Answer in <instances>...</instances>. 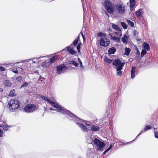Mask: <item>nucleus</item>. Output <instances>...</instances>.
I'll use <instances>...</instances> for the list:
<instances>
[{
  "label": "nucleus",
  "instance_id": "obj_35",
  "mask_svg": "<svg viewBox=\"0 0 158 158\" xmlns=\"http://www.w3.org/2000/svg\"><path fill=\"white\" fill-rule=\"evenodd\" d=\"M22 80V78L21 76H19L17 77L16 80L19 81H20Z\"/></svg>",
  "mask_w": 158,
  "mask_h": 158
},
{
  "label": "nucleus",
  "instance_id": "obj_39",
  "mask_svg": "<svg viewBox=\"0 0 158 158\" xmlns=\"http://www.w3.org/2000/svg\"><path fill=\"white\" fill-rule=\"evenodd\" d=\"M122 72L120 71H118L117 73V75L118 76H121L122 75Z\"/></svg>",
  "mask_w": 158,
  "mask_h": 158
},
{
  "label": "nucleus",
  "instance_id": "obj_42",
  "mask_svg": "<svg viewBox=\"0 0 158 158\" xmlns=\"http://www.w3.org/2000/svg\"><path fill=\"white\" fill-rule=\"evenodd\" d=\"M155 136L156 138H158V132H156L155 133Z\"/></svg>",
  "mask_w": 158,
  "mask_h": 158
},
{
  "label": "nucleus",
  "instance_id": "obj_31",
  "mask_svg": "<svg viewBox=\"0 0 158 158\" xmlns=\"http://www.w3.org/2000/svg\"><path fill=\"white\" fill-rule=\"evenodd\" d=\"M98 37L106 36V34L104 33L99 32L98 33Z\"/></svg>",
  "mask_w": 158,
  "mask_h": 158
},
{
  "label": "nucleus",
  "instance_id": "obj_41",
  "mask_svg": "<svg viewBox=\"0 0 158 158\" xmlns=\"http://www.w3.org/2000/svg\"><path fill=\"white\" fill-rule=\"evenodd\" d=\"M77 48L78 52H80V44H78L77 47Z\"/></svg>",
  "mask_w": 158,
  "mask_h": 158
},
{
  "label": "nucleus",
  "instance_id": "obj_33",
  "mask_svg": "<svg viewBox=\"0 0 158 158\" xmlns=\"http://www.w3.org/2000/svg\"><path fill=\"white\" fill-rule=\"evenodd\" d=\"M147 53L146 50H142L141 52V57H143V56Z\"/></svg>",
  "mask_w": 158,
  "mask_h": 158
},
{
  "label": "nucleus",
  "instance_id": "obj_19",
  "mask_svg": "<svg viewBox=\"0 0 158 158\" xmlns=\"http://www.w3.org/2000/svg\"><path fill=\"white\" fill-rule=\"evenodd\" d=\"M143 46L145 50L147 51L150 50V47L148 44L144 42L143 44Z\"/></svg>",
  "mask_w": 158,
  "mask_h": 158
},
{
  "label": "nucleus",
  "instance_id": "obj_2",
  "mask_svg": "<svg viewBox=\"0 0 158 158\" xmlns=\"http://www.w3.org/2000/svg\"><path fill=\"white\" fill-rule=\"evenodd\" d=\"M41 98L44 100L46 101L48 103L50 104L52 106L56 108L55 110L57 112H60L62 113H64L65 114H67L69 116L70 115H73V114L71 113L69 110L65 109L63 107L61 106H60L59 105L56 103L54 102H52L47 97L43 96Z\"/></svg>",
  "mask_w": 158,
  "mask_h": 158
},
{
  "label": "nucleus",
  "instance_id": "obj_38",
  "mask_svg": "<svg viewBox=\"0 0 158 158\" xmlns=\"http://www.w3.org/2000/svg\"><path fill=\"white\" fill-rule=\"evenodd\" d=\"M28 83L27 82H25V83L23 84L21 86V87H25L27 86L28 85Z\"/></svg>",
  "mask_w": 158,
  "mask_h": 158
},
{
  "label": "nucleus",
  "instance_id": "obj_50",
  "mask_svg": "<svg viewBox=\"0 0 158 158\" xmlns=\"http://www.w3.org/2000/svg\"><path fill=\"white\" fill-rule=\"evenodd\" d=\"M66 48L69 51V50L70 49H70V47H66Z\"/></svg>",
  "mask_w": 158,
  "mask_h": 158
},
{
  "label": "nucleus",
  "instance_id": "obj_34",
  "mask_svg": "<svg viewBox=\"0 0 158 158\" xmlns=\"http://www.w3.org/2000/svg\"><path fill=\"white\" fill-rule=\"evenodd\" d=\"M69 52L72 55H74L76 54V52L72 49H70L69 50Z\"/></svg>",
  "mask_w": 158,
  "mask_h": 158
},
{
  "label": "nucleus",
  "instance_id": "obj_14",
  "mask_svg": "<svg viewBox=\"0 0 158 158\" xmlns=\"http://www.w3.org/2000/svg\"><path fill=\"white\" fill-rule=\"evenodd\" d=\"M116 51V49L114 47L109 48L108 50V53L110 54H114Z\"/></svg>",
  "mask_w": 158,
  "mask_h": 158
},
{
  "label": "nucleus",
  "instance_id": "obj_27",
  "mask_svg": "<svg viewBox=\"0 0 158 158\" xmlns=\"http://www.w3.org/2000/svg\"><path fill=\"white\" fill-rule=\"evenodd\" d=\"M121 26L123 27L124 29H126L127 27V24L124 22H121Z\"/></svg>",
  "mask_w": 158,
  "mask_h": 158
},
{
  "label": "nucleus",
  "instance_id": "obj_15",
  "mask_svg": "<svg viewBox=\"0 0 158 158\" xmlns=\"http://www.w3.org/2000/svg\"><path fill=\"white\" fill-rule=\"evenodd\" d=\"M111 39L112 40L116 42H119L120 40V37L119 36H118L117 37L113 36L112 35H110Z\"/></svg>",
  "mask_w": 158,
  "mask_h": 158
},
{
  "label": "nucleus",
  "instance_id": "obj_49",
  "mask_svg": "<svg viewBox=\"0 0 158 158\" xmlns=\"http://www.w3.org/2000/svg\"><path fill=\"white\" fill-rule=\"evenodd\" d=\"M136 54H137V55H138V56H139L140 55V52H139V51L138 50L136 52Z\"/></svg>",
  "mask_w": 158,
  "mask_h": 158
},
{
  "label": "nucleus",
  "instance_id": "obj_36",
  "mask_svg": "<svg viewBox=\"0 0 158 158\" xmlns=\"http://www.w3.org/2000/svg\"><path fill=\"white\" fill-rule=\"evenodd\" d=\"M78 61H79L80 64V67L82 68L83 69H84L83 66L82 65V62L81 60L80 59V58H78Z\"/></svg>",
  "mask_w": 158,
  "mask_h": 158
},
{
  "label": "nucleus",
  "instance_id": "obj_56",
  "mask_svg": "<svg viewBox=\"0 0 158 158\" xmlns=\"http://www.w3.org/2000/svg\"><path fill=\"white\" fill-rule=\"evenodd\" d=\"M32 62L34 63H35L36 62V61H32Z\"/></svg>",
  "mask_w": 158,
  "mask_h": 158
},
{
  "label": "nucleus",
  "instance_id": "obj_10",
  "mask_svg": "<svg viewBox=\"0 0 158 158\" xmlns=\"http://www.w3.org/2000/svg\"><path fill=\"white\" fill-rule=\"evenodd\" d=\"M107 11L110 14H112L114 12V8L113 4L106 8Z\"/></svg>",
  "mask_w": 158,
  "mask_h": 158
},
{
  "label": "nucleus",
  "instance_id": "obj_9",
  "mask_svg": "<svg viewBox=\"0 0 158 158\" xmlns=\"http://www.w3.org/2000/svg\"><path fill=\"white\" fill-rule=\"evenodd\" d=\"M67 68L64 64H61L57 67V72L58 74L64 73Z\"/></svg>",
  "mask_w": 158,
  "mask_h": 158
},
{
  "label": "nucleus",
  "instance_id": "obj_3",
  "mask_svg": "<svg viewBox=\"0 0 158 158\" xmlns=\"http://www.w3.org/2000/svg\"><path fill=\"white\" fill-rule=\"evenodd\" d=\"M8 107L10 110H15L20 105L18 101L16 99L11 100L8 102Z\"/></svg>",
  "mask_w": 158,
  "mask_h": 158
},
{
  "label": "nucleus",
  "instance_id": "obj_8",
  "mask_svg": "<svg viewBox=\"0 0 158 158\" xmlns=\"http://www.w3.org/2000/svg\"><path fill=\"white\" fill-rule=\"evenodd\" d=\"M110 41L109 39L105 37H102L100 40V44L101 46L107 47L109 45Z\"/></svg>",
  "mask_w": 158,
  "mask_h": 158
},
{
  "label": "nucleus",
  "instance_id": "obj_57",
  "mask_svg": "<svg viewBox=\"0 0 158 158\" xmlns=\"http://www.w3.org/2000/svg\"><path fill=\"white\" fill-rule=\"evenodd\" d=\"M80 44V46L81 45V43L79 44Z\"/></svg>",
  "mask_w": 158,
  "mask_h": 158
},
{
  "label": "nucleus",
  "instance_id": "obj_40",
  "mask_svg": "<svg viewBox=\"0 0 158 158\" xmlns=\"http://www.w3.org/2000/svg\"><path fill=\"white\" fill-rule=\"evenodd\" d=\"M151 127H150V126H146L144 128V129H146V131L148 130H149L151 129Z\"/></svg>",
  "mask_w": 158,
  "mask_h": 158
},
{
  "label": "nucleus",
  "instance_id": "obj_46",
  "mask_svg": "<svg viewBox=\"0 0 158 158\" xmlns=\"http://www.w3.org/2000/svg\"><path fill=\"white\" fill-rule=\"evenodd\" d=\"M45 56H42V57H40L39 58H34L32 59V60H35V59H37L39 58H41L44 57Z\"/></svg>",
  "mask_w": 158,
  "mask_h": 158
},
{
  "label": "nucleus",
  "instance_id": "obj_24",
  "mask_svg": "<svg viewBox=\"0 0 158 158\" xmlns=\"http://www.w3.org/2000/svg\"><path fill=\"white\" fill-rule=\"evenodd\" d=\"M57 59V57H56V56H54L52 57V58H50V59L48 60V61L49 62H50L51 64L53 63V62L54 61Z\"/></svg>",
  "mask_w": 158,
  "mask_h": 158
},
{
  "label": "nucleus",
  "instance_id": "obj_37",
  "mask_svg": "<svg viewBox=\"0 0 158 158\" xmlns=\"http://www.w3.org/2000/svg\"><path fill=\"white\" fill-rule=\"evenodd\" d=\"M146 131V129H145L144 128V129L142 130V131H141V132L139 133V134L136 137V138L135 139H136V138L139 135H141V134H142L143 133V132L145 131Z\"/></svg>",
  "mask_w": 158,
  "mask_h": 158
},
{
  "label": "nucleus",
  "instance_id": "obj_43",
  "mask_svg": "<svg viewBox=\"0 0 158 158\" xmlns=\"http://www.w3.org/2000/svg\"><path fill=\"white\" fill-rule=\"evenodd\" d=\"M113 147V145L111 144V145L107 148L109 150H110Z\"/></svg>",
  "mask_w": 158,
  "mask_h": 158
},
{
  "label": "nucleus",
  "instance_id": "obj_13",
  "mask_svg": "<svg viewBox=\"0 0 158 158\" xmlns=\"http://www.w3.org/2000/svg\"><path fill=\"white\" fill-rule=\"evenodd\" d=\"M112 4H113L110 2V1L108 0L105 1L103 3V5L105 7V8L110 6L112 5Z\"/></svg>",
  "mask_w": 158,
  "mask_h": 158
},
{
  "label": "nucleus",
  "instance_id": "obj_26",
  "mask_svg": "<svg viewBox=\"0 0 158 158\" xmlns=\"http://www.w3.org/2000/svg\"><path fill=\"white\" fill-rule=\"evenodd\" d=\"M127 22L128 25L132 27H134V23L133 22L129 20H127Z\"/></svg>",
  "mask_w": 158,
  "mask_h": 158
},
{
  "label": "nucleus",
  "instance_id": "obj_17",
  "mask_svg": "<svg viewBox=\"0 0 158 158\" xmlns=\"http://www.w3.org/2000/svg\"><path fill=\"white\" fill-rule=\"evenodd\" d=\"M130 2L131 10H132L135 5V0H130Z\"/></svg>",
  "mask_w": 158,
  "mask_h": 158
},
{
  "label": "nucleus",
  "instance_id": "obj_5",
  "mask_svg": "<svg viewBox=\"0 0 158 158\" xmlns=\"http://www.w3.org/2000/svg\"><path fill=\"white\" fill-rule=\"evenodd\" d=\"M36 108V106L34 104H28L24 106V110L25 112L30 113L34 111Z\"/></svg>",
  "mask_w": 158,
  "mask_h": 158
},
{
  "label": "nucleus",
  "instance_id": "obj_25",
  "mask_svg": "<svg viewBox=\"0 0 158 158\" xmlns=\"http://www.w3.org/2000/svg\"><path fill=\"white\" fill-rule=\"evenodd\" d=\"M112 27L116 31L121 30L119 27L117 25L113 24L112 25Z\"/></svg>",
  "mask_w": 158,
  "mask_h": 158
},
{
  "label": "nucleus",
  "instance_id": "obj_12",
  "mask_svg": "<svg viewBox=\"0 0 158 158\" xmlns=\"http://www.w3.org/2000/svg\"><path fill=\"white\" fill-rule=\"evenodd\" d=\"M50 63V62H49L48 60H46L42 64L41 66L44 68H46L48 67L51 64Z\"/></svg>",
  "mask_w": 158,
  "mask_h": 158
},
{
  "label": "nucleus",
  "instance_id": "obj_7",
  "mask_svg": "<svg viewBox=\"0 0 158 158\" xmlns=\"http://www.w3.org/2000/svg\"><path fill=\"white\" fill-rule=\"evenodd\" d=\"M117 12L119 14H122L126 11V6L123 4H118L115 5Z\"/></svg>",
  "mask_w": 158,
  "mask_h": 158
},
{
  "label": "nucleus",
  "instance_id": "obj_47",
  "mask_svg": "<svg viewBox=\"0 0 158 158\" xmlns=\"http://www.w3.org/2000/svg\"><path fill=\"white\" fill-rule=\"evenodd\" d=\"M13 72L15 73H18V71L17 70H15V71H13Z\"/></svg>",
  "mask_w": 158,
  "mask_h": 158
},
{
  "label": "nucleus",
  "instance_id": "obj_16",
  "mask_svg": "<svg viewBox=\"0 0 158 158\" xmlns=\"http://www.w3.org/2000/svg\"><path fill=\"white\" fill-rule=\"evenodd\" d=\"M136 67H132L131 70V78L133 79L135 77Z\"/></svg>",
  "mask_w": 158,
  "mask_h": 158
},
{
  "label": "nucleus",
  "instance_id": "obj_52",
  "mask_svg": "<svg viewBox=\"0 0 158 158\" xmlns=\"http://www.w3.org/2000/svg\"><path fill=\"white\" fill-rule=\"evenodd\" d=\"M0 91L1 92H2L3 91V89L0 88Z\"/></svg>",
  "mask_w": 158,
  "mask_h": 158
},
{
  "label": "nucleus",
  "instance_id": "obj_21",
  "mask_svg": "<svg viewBox=\"0 0 158 158\" xmlns=\"http://www.w3.org/2000/svg\"><path fill=\"white\" fill-rule=\"evenodd\" d=\"M104 60L106 63L107 65L110 64L113 61L112 60L109 59L107 57L105 58Z\"/></svg>",
  "mask_w": 158,
  "mask_h": 158
},
{
  "label": "nucleus",
  "instance_id": "obj_58",
  "mask_svg": "<svg viewBox=\"0 0 158 158\" xmlns=\"http://www.w3.org/2000/svg\"><path fill=\"white\" fill-rule=\"evenodd\" d=\"M106 14L108 15V16H108V15H107V13H106Z\"/></svg>",
  "mask_w": 158,
  "mask_h": 158
},
{
  "label": "nucleus",
  "instance_id": "obj_44",
  "mask_svg": "<svg viewBox=\"0 0 158 158\" xmlns=\"http://www.w3.org/2000/svg\"><path fill=\"white\" fill-rule=\"evenodd\" d=\"M2 130L0 129V137H2Z\"/></svg>",
  "mask_w": 158,
  "mask_h": 158
},
{
  "label": "nucleus",
  "instance_id": "obj_6",
  "mask_svg": "<svg viewBox=\"0 0 158 158\" xmlns=\"http://www.w3.org/2000/svg\"><path fill=\"white\" fill-rule=\"evenodd\" d=\"M94 143L96 145L97 148V149L98 150H101L102 149L105 145L103 142L101 141L99 139L96 138L94 140Z\"/></svg>",
  "mask_w": 158,
  "mask_h": 158
},
{
  "label": "nucleus",
  "instance_id": "obj_22",
  "mask_svg": "<svg viewBox=\"0 0 158 158\" xmlns=\"http://www.w3.org/2000/svg\"><path fill=\"white\" fill-rule=\"evenodd\" d=\"M128 40V37L127 35H124L122 38V41L124 43L127 42Z\"/></svg>",
  "mask_w": 158,
  "mask_h": 158
},
{
  "label": "nucleus",
  "instance_id": "obj_23",
  "mask_svg": "<svg viewBox=\"0 0 158 158\" xmlns=\"http://www.w3.org/2000/svg\"><path fill=\"white\" fill-rule=\"evenodd\" d=\"M131 52V50L129 48H125V53L124 54V55H126V56H128L129 55V53Z\"/></svg>",
  "mask_w": 158,
  "mask_h": 158
},
{
  "label": "nucleus",
  "instance_id": "obj_30",
  "mask_svg": "<svg viewBox=\"0 0 158 158\" xmlns=\"http://www.w3.org/2000/svg\"><path fill=\"white\" fill-rule=\"evenodd\" d=\"M69 64L74 65L75 67L77 66L78 64L74 61H71L69 62Z\"/></svg>",
  "mask_w": 158,
  "mask_h": 158
},
{
  "label": "nucleus",
  "instance_id": "obj_28",
  "mask_svg": "<svg viewBox=\"0 0 158 158\" xmlns=\"http://www.w3.org/2000/svg\"><path fill=\"white\" fill-rule=\"evenodd\" d=\"M15 91L14 89L11 90L9 93V96L10 97H13L15 95Z\"/></svg>",
  "mask_w": 158,
  "mask_h": 158
},
{
  "label": "nucleus",
  "instance_id": "obj_11",
  "mask_svg": "<svg viewBox=\"0 0 158 158\" xmlns=\"http://www.w3.org/2000/svg\"><path fill=\"white\" fill-rule=\"evenodd\" d=\"M143 13L142 9H140L136 11L135 14L138 18H139L142 17Z\"/></svg>",
  "mask_w": 158,
  "mask_h": 158
},
{
  "label": "nucleus",
  "instance_id": "obj_45",
  "mask_svg": "<svg viewBox=\"0 0 158 158\" xmlns=\"http://www.w3.org/2000/svg\"><path fill=\"white\" fill-rule=\"evenodd\" d=\"M0 69L2 71H4L5 70V68L3 67H0Z\"/></svg>",
  "mask_w": 158,
  "mask_h": 158
},
{
  "label": "nucleus",
  "instance_id": "obj_20",
  "mask_svg": "<svg viewBox=\"0 0 158 158\" xmlns=\"http://www.w3.org/2000/svg\"><path fill=\"white\" fill-rule=\"evenodd\" d=\"M4 85L6 87H10L11 85V83L8 80H6L4 82Z\"/></svg>",
  "mask_w": 158,
  "mask_h": 158
},
{
  "label": "nucleus",
  "instance_id": "obj_32",
  "mask_svg": "<svg viewBox=\"0 0 158 158\" xmlns=\"http://www.w3.org/2000/svg\"><path fill=\"white\" fill-rule=\"evenodd\" d=\"M1 127H2L3 129L5 131H7L8 129V128L9 127V126L7 125H4L3 126H0Z\"/></svg>",
  "mask_w": 158,
  "mask_h": 158
},
{
  "label": "nucleus",
  "instance_id": "obj_18",
  "mask_svg": "<svg viewBox=\"0 0 158 158\" xmlns=\"http://www.w3.org/2000/svg\"><path fill=\"white\" fill-rule=\"evenodd\" d=\"M114 35L115 36H119V37H121L122 35L121 30L116 31L114 33Z\"/></svg>",
  "mask_w": 158,
  "mask_h": 158
},
{
  "label": "nucleus",
  "instance_id": "obj_48",
  "mask_svg": "<svg viewBox=\"0 0 158 158\" xmlns=\"http://www.w3.org/2000/svg\"><path fill=\"white\" fill-rule=\"evenodd\" d=\"M81 35H82V37L83 38L84 41L85 40V37H84V35H83V33H82L81 32Z\"/></svg>",
  "mask_w": 158,
  "mask_h": 158
},
{
  "label": "nucleus",
  "instance_id": "obj_1",
  "mask_svg": "<svg viewBox=\"0 0 158 158\" xmlns=\"http://www.w3.org/2000/svg\"><path fill=\"white\" fill-rule=\"evenodd\" d=\"M73 115H70L69 116L73 117V118L72 120H75V121L76 122V123L78 125L81 129L83 131L85 132L87 131V128L85 126V124L86 126H89V127L91 128V130L92 131H96L99 130V128L98 127L94 125H90L88 122H86L85 121H83L82 119L76 117L75 115L73 114Z\"/></svg>",
  "mask_w": 158,
  "mask_h": 158
},
{
  "label": "nucleus",
  "instance_id": "obj_29",
  "mask_svg": "<svg viewBox=\"0 0 158 158\" xmlns=\"http://www.w3.org/2000/svg\"><path fill=\"white\" fill-rule=\"evenodd\" d=\"M79 39V36H78L77 38L75 39L73 42V44L74 46H76L77 45Z\"/></svg>",
  "mask_w": 158,
  "mask_h": 158
},
{
  "label": "nucleus",
  "instance_id": "obj_51",
  "mask_svg": "<svg viewBox=\"0 0 158 158\" xmlns=\"http://www.w3.org/2000/svg\"><path fill=\"white\" fill-rule=\"evenodd\" d=\"M30 60H24L23 61L26 62H28V61Z\"/></svg>",
  "mask_w": 158,
  "mask_h": 158
},
{
  "label": "nucleus",
  "instance_id": "obj_55",
  "mask_svg": "<svg viewBox=\"0 0 158 158\" xmlns=\"http://www.w3.org/2000/svg\"><path fill=\"white\" fill-rule=\"evenodd\" d=\"M106 152H105V151H104V152L103 153V155H105Z\"/></svg>",
  "mask_w": 158,
  "mask_h": 158
},
{
  "label": "nucleus",
  "instance_id": "obj_4",
  "mask_svg": "<svg viewBox=\"0 0 158 158\" xmlns=\"http://www.w3.org/2000/svg\"><path fill=\"white\" fill-rule=\"evenodd\" d=\"M116 67L117 71H121L123 67L124 66V63H121L120 60L118 59H116L114 60L112 63Z\"/></svg>",
  "mask_w": 158,
  "mask_h": 158
},
{
  "label": "nucleus",
  "instance_id": "obj_54",
  "mask_svg": "<svg viewBox=\"0 0 158 158\" xmlns=\"http://www.w3.org/2000/svg\"><path fill=\"white\" fill-rule=\"evenodd\" d=\"M49 110H54L52 109V108H50L49 109Z\"/></svg>",
  "mask_w": 158,
  "mask_h": 158
},
{
  "label": "nucleus",
  "instance_id": "obj_53",
  "mask_svg": "<svg viewBox=\"0 0 158 158\" xmlns=\"http://www.w3.org/2000/svg\"><path fill=\"white\" fill-rule=\"evenodd\" d=\"M109 151V150L107 149L105 151L106 152H107L108 151Z\"/></svg>",
  "mask_w": 158,
  "mask_h": 158
}]
</instances>
